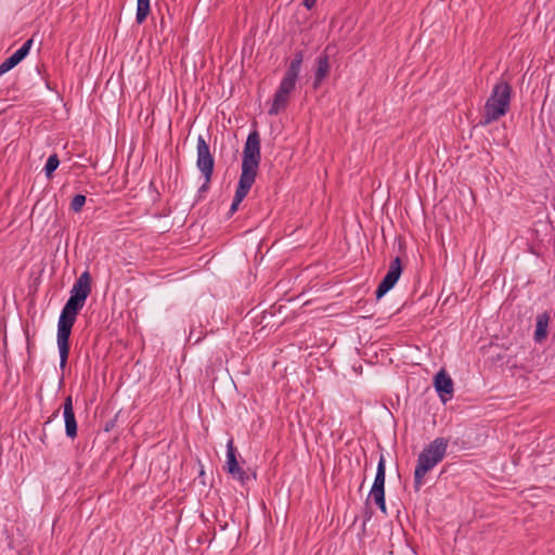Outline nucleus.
<instances>
[{
    "label": "nucleus",
    "mask_w": 555,
    "mask_h": 555,
    "mask_svg": "<svg viewBox=\"0 0 555 555\" xmlns=\"http://www.w3.org/2000/svg\"><path fill=\"white\" fill-rule=\"evenodd\" d=\"M260 163V138L257 131L248 134L243 150L242 172L230 207L233 215L255 183Z\"/></svg>",
    "instance_id": "1"
},
{
    "label": "nucleus",
    "mask_w": 555,
    "mask_h": 555,
    "mask_svg": "<svg viewBox=\"0 0 555 555\" xmlns=\"http://www.w3.org/2000/svg\"><path fill=\"white\" fill-rule=\"evenodd\" d=\"M86 300L70 295L64 305L57 322V348L60 352V367L66 366L69 354V336L77 314L83 308Z\"/></svg>",
    "instance_id": "2"
},
{
    "label": "nucleus",
    "mask_w": 555,
    "mask_h": 555,
    "mask_svg": "<svg viewBox=\"0 0 555 555\" xmlns=\"http://www.w3.org/2000/svg\"><path fill=\"white\" fill-rule=\"evenodd\" d=\"M302 61L304 52L297 51L273 95L271 106L268 111L269 115L275 116L286 109L289 103L291 94L295 90Z\"/></svg>",
    "instance_id": "3"
},
{
    "label": "nucleus",
    "mask_w": 555,
    "mask_h": 555,
    "mask_svg": "<svg viewBox=\"0 0 555 555\" xmlns=\"http://www.w3.org/2000/svg\"><path fill=\"white\" fill-rule=\"evenodd\" d=\"M511 96V85L504 80L498 81L493 86L491 94L486 101L480 125H490L491 122L496 121L501 117L505 116L509 111Z\"/></svg>",
    "instance_id": "4"
},
{
    "label": "nucleus",
    "mask_w": 555,
    "mask_h": 555,
    "mask_svg": "<svg viewBox=\"0 0 555 555\" xmlns=\"http://www.w3.org/2000/svg\"><path fill=\"white\" fill-rule=\"evenodd\" d=\"M448 444V439L438 437L420 453L414 470V489L416 491L423 486L426 474L443 460Z\"/></svg>",
    "instance_id": "5"
},
{
    "label": "nucleus",
    "mask_w": 555,
    "mask_h": 555,
    "mask_svg": "<svg viewBox=\"0 0 555 555\" xmlns=\"http://www.w3.org/2000/svg\"><path fill=\"white\" fill-rule=\"evenodd\" d=\"M385 478H386V462L383 455H380L375 479L373 486L371 488L369 496L373 499L375 504L379 507V509L386 514V503H385Z\"/></svg>",
    "instance_id": "6"
},
{
    "label": "nucleus",
    "mask_w": 555,
    "mask_h": 555,
    "mask_svg": "<svg viewBox=\"0 0 555 555\" xmlns=\"http://www.w3.org/2000/svg\"><path fill=\"white\" fill-rule=\"evenodd\" d=\"M196 167L203 173L204 178L207 181H211L215 159L210 153L209 145L206 143L203 135H198L197 138V146H196Z\"/></svg>",
    "instance_id": "7"
},
{
    "label": "nucleus",
    "mask_w": 555,
    "mask_h": 555,
    "mask_svg": "<svg viewBox=\"0 0 555 555\" xmlns=\"http://www.w3.org/2000/svg\"><path fill=\"white\" fill-rule=\"evenodd\" d=\"M402 273V266L401 260L399 257H396L389 266V269L377 286V289L375 292L376 298L380 299L384 297L398 282L400 275Z\"/></svg>",
    "instance_id": "8"
},
{
    "label": "nucleus",
    "mask_w": 555,
    "mask_h": 555,
    "mask_svg": "<svg viewBox=\"0 0 555 555\" xmlns=\"http://www.w3.org/2000/svg\"><path fill=\"white\" fill-rule=\"evenodd\" d=\"M235 448L233 444V440H229L227 443V469L228 473L233 476V478L240 480L241 482H245L248 479L247 474L240 467L238 462L235 455Z\"/></svg>",
    "instance_id": "9"
},
{
    "label": "nucleus",
    "mask_w": 555,
    "mask_h": 555,
    "mask_svg": "<svg viewBox=\"0 0 555 555\" xmlns=\"http://www.w3.org/2000/svg\"><path fill=\"white\" fill-rule=\"evenodd\" d=\"M63 416L65 423V434L69 439L77 437V422L74 413L73 398L67 396L63 404Z\"/></svg>",
    "instance_id": "10"
},
{
    "label": "nucleus",
    "mask_w": 555,
    "mask_h": 555,
    "mask_svg": "<svg viewBox=\"0 0 555 555\" xmlns=\"http://www.w3.org/2000/svg\"><path fill=\"white\" fill-rule=\"evenodd\" d=\"M33 44V39H28L23 43V46L17 49L11 56H9L1 65H0V76L4 73L14 68L17 64H20L26 55L29 53V50Z\"/></svg>",
    "instance_id": "11"
},
{
    "label": "nucleus",
    "mask_w": 555,
    "mask_h": 555,
    "mask_svg": "<svg viewBox=\"0 0 555 555\" xmlns=\"http://www.w3.org/2000/svg\"><path fill=\"white\" fill-rule=\"evenodd\" d=\"M90 293H91V275H90L89 271H85L75 281V283L70 289V295H74L83 300H87Z\"/></svg>",
    "instance_id": "12"
},
{
    "label": "nucleus",
    "mask_w": 555,
    "mask_h": 555,
    "mask_svg": "<svg viewBox=\"0 0 555 555\" xmlns=\"http://www.w3.org/2000/svg\"><path fill=\"white\" fill-rule=\"evenodd\" d=\"M434 385L442 401L453 393V380L443 370L436 374Z\"/></svg>",
    "instance_id": "13"
},
{
    "label": "nucleus",
    "mask_w": 555,
    "mask_h": 555,
    "mask_svg": "<svg viewBox=\"0 0 555 555\" xmlns=\"http://www.w3.org/2000/svg\"><path fill=\"white\" fill-rule=\"evenodd\" d=\"M330 74V60L327 54H322L317 59V68L313 78V88L318 89L323 80Z\"/></svg>",
    "instance_id": "14"
},
{
    "label": "nucleus",
    "mask_w": 555,
    "mask_h": 555,
    "mask_svg": "<svg viewBox=\"0 0 555 555\" xmlns=\"http://www.w3.org/2000/svg\"><path fill=\"white\" fill-rule=\"evenodd\" d=\"M550 314L547 312H543L538 314L535 318V331H534V341L542 343L547 337V328L550 324Z\"/></svg>",
    "instance_id": "15"
},
{
    "label": "nucleus",
    "mask_w": 555,
    "mask_h": 555,
    "mask_svg": "<svg viewBox=\"0 0 555 555\" xmlns=\"http://www.w3.org/2000/svg\"><path fill=\"white\" fill-rule=\"evenodd\" d=\"M151 12L150 0H137L135 21L142 24Z\"/></svg>",
    "instance_id": "16"
},
{
    "label": "nucleus",
    "mask_w": 555,
    "mask_h": 555,
    "mask_svg": "<svg viewBox=\"0 0 555 555\" xmlns=\"http://www.w3.org/2000/svg\"><path fill=\"white\" fill-rule=\"evenodd\" d=\"M60 165V159L56 154H52L49 156L46 166L43 168L46 176L50 178L52 173L56 170Z\"/></svg>",
    "instance_id": "17"
},
{
    "label": "nucleus",
    "mask_w": 555,
    "mask_h": 555,
    "mask_svg": "<svg viewBox=\"0 0 555 555\" xmlns=\"http://www.w3.org/2000/svg\"><path fill=\"white\" fill-rule=\"evenodd\" d=\"M85 204H86V196L82 194H77L73 197V199L70 202V209L74 212H79L82 209Z\"/></svg>",
    "instance_id": "18"
},
{
    "label": "nucleus",
    "mask_w": 555,
    "mask_h": 555,
    "mask_svg": "<svg viewBox=\"0 0 555 555\" xmlns=\"http://www.w3.org/2000/svg\"><path fill=\"white\" fill-rule=\"evenodd\" d=\"M302 3L308 10H311L315 5L317 0H304Z\"/></svg>",
    "instance_id": "19"
},
{
    "label": "nucleus",
    "mask_w": 555,
    "mask_h": 555,
    "mask_svg": "<svg viewBox=\"0 0 555 555\" xmlns=\"http://www.w3.org/2000/svg\"><path fill=\"white\" fill-rule=\"evenodd\" d=\"M209 183L210 181H207V179L205 178V182L204 184L199 188V192H206L209 188Z\"/></svg>",
    "instance_id": "20"
},
{
    "label": "nucleus",
    "mask_w": 555,
    "mask_h": 555,
    "mask_svg": "<svg viewBox=\"0 0 555 555\" xmlns=\"http://www.w3.org/2000/svg\"><path fill=\"white\" fill-rule=\"evenodd\" d=\"M57 414H59V411H55V412L53 413V417H56V416H57Z\"/></svg>",
    "instance_id": "21"
}]
</instances>
